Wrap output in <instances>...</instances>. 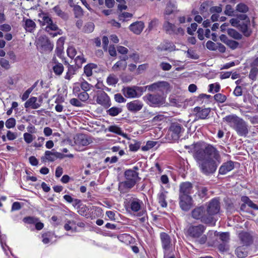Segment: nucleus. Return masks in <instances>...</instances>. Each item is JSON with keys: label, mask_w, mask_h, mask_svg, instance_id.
Listing matches in <instances>:
<instances>
[{"label": "nucleus", "mask_w": 258, "mask_h": 258, "mask_svg": "<svg viewBox=\"0 0 258 258\" xmlns=\"http://www.w3.org/2000/svg\"><path fill=\"white\" fill-rule=\"evenodd\" d=\"M193 157L201 172L206 176L214 174L221 162L219 152L210 144H195Z\"/></svg>", "instance_id": "nucleus-1"}, {"label": "nucleus", "mask_w": 258, "mask_h": 258, "mask_svg": "<svg viewBox=\"0 0 258 258\" xmlns=\"http://www.w3.org/2000/svg\"><path fill=\"white\" fill-rule=\"evenodd\" d=\"M192 184L189 182L181 183L179 186V206L183 211L189 210L192 203V199L190 194L193 192Z\"/></svg>", "instance_id": "nucleus-2"}, {"label": "nucleus", "mask_w": 258, "mask_h": 258, "mask_svg": "<svg viewBox=\"0 0 258 258\" xmlns=\"http://www.w3.org/2000/svg\"><path fill=\"white\" fill-rule=\"evenodd\" d=\"M223 120L233 128L239 136L246 137L248 134V129L246 123L236 115L226 116L223 118Z\"/></svg>", "instance_id": "nucleus-3"}, {"label": "nucleus", "mask_w": 258, "mask_h": 258, "mask_svg": "<svg viewBox=\"0 0 258 258\" xmlns=\"http://www.w3.org/2000/svg\"><path fill=\"white\" fill-rule=\"evenodd\" d=\"M206 228V227L202 224L190 225L187 228L186 235L194 239L198 244L203 245L207 241V236L204 234Z\"/></svg>", "instance_id": "nucleus-4"}, {"label": "nucleus", "mask_w": 258, "mask_h": 258, "mask_svg": "<svg viewBox=\"0 0 258 258\" xmlns=\"http://www.w3.org/2000/svg\"><path fill=\"white\" fill-rule=\"evenodd\" d=\"M124 175L126 180L119 183V189H121V186H124L127 188L130 189L141 179V178L139 176V173L137 172H135L134 170H131V169L126 170L124 172Z\"/></svg>", "instance_id": "nucleus-5"}, {"label": "nucleus", "mask_w": 258, "mask_h": 258, "mask_svg": "<svg viewBox=\"0 0 258 258\" xmlns=\"http://www.w3.org/2000/svg\"><path fill=\"white\" fill-rule=\"evenodd\" d=\"M191 217L197 220H200L205 224H212L213 219L210 216H208L204 207L201 206L194 209L191 212Z\"/></svg>", "instance_id": "nucleus-6"}, {"label": "nucleus", "mask_w": 258, "mask_h": 258, "mask_svg": "<svg viewBox=\"0 0 258 258\" xmlns=\"http://www.w3.org/2000/svg\"><path fill=\"white\" fill-rule=\"evenodd\" d=\"M122 93L127 98H139L146 91V88L133 86L126 87L122 89Z\"/></svg>", "instance_id": "nucleus-7"}, {"label": "nucleus", "mask_w": 258, "mask_h": 258, "mask_svg": "<svg viewBox=\"0 0 258 258\" xmlns=\"http://www.w3.org/2000/svg\"><path fill=\"white\" fill-rule=\"evenodd\" d=\"M143 99L151 106H159L164 103V97L159 94H148Z\"/></svg>", "instance_id": "nucleus-8"}, {"label": "nucleus", "mask_w": 258, "mask_h": 258, "mask_svg": "<svg viewBox=\"0 0 258 258\" xmlns=\"http://www.w3.org/2000/svg\"><path fill=\"white\" fill-rule=\"evenodd\" d=\"M37 44L40 47L41 53H49L53 48V44L50 42L49 38L45 35H41L38 38Z\"/></svg>", "instance_id": "nucleus-9"}, {"label": "nucleus", "mask_w": 258, "mask_h": 258, "mask_svg": "<svg viewBox=\"0 0 258 258\" xmlns=\"http://www.w3.org/2000/svg\"><path fill=\"white\" fill-rule=\"evenodd\" d=\"M220 208V202L217 199H213L209 204L206 212L213 219V222L215 221L213 216L219 212Z\"/></svg>", "instance_id": "nucleus-10"}, {"label": "nucleus", "mask_w": 258, "mask_h": 258, "mask_svg": "<svg viewBox=\"0 0 258 258\" xmlns=\"http://www.w3.org/2000/svg\"><path fill=\"white\" fill-rule=\"evenodd\" d=\"M94 98H96V101L98 104H101L106 108H108L111 105L109 96L103 91H97Z\"/></svg>", "instance_id": "nucleus-11"}, {"label": "nucleus", "mask_w": 258, "mask_h": 258, "mask_svg": "<svg viewBox=\"0 0 258 258\" xmlns=\"http://www.w3.org/2000/svg\"><path fill=\"white\" fill-rule=\"evenodd\" d=\"M169 130L171 132L173 140L177 141L184 131V128L179 123L173 122L171 124Z\"/></svg>", "instance_id": "nucleus-12"}, {"label": "nucleus", "mask_w": 258, "mask_h": 258, "mask_svg": "<svg viewBox=\"0 0 258 258\" xmlns=\"http://www.w3.org/2000/svg\"><path fill=\"white\" fill-rule=\"evenodd\" d=\"M169 84L165 81H159L154 83L150 85L144 86L146 88V91L148 89L149 91H154L158 90L161 92H164L168 89Z\"/></svg>", "instance_id": "nucleus-13"}, {"label": "nucleus", "mask_w": 258, "mask_h": 258, "mask_svg": "<svg viewBox=\"0 0 258 258\" xmlns=\"http://www.w3.org/2000/svg\"><path fill=\"white\" fill-rule=\"evenodd\" d=\"M162 247L165 251L170 250L172 247V240L170 236L165 232H161L160 234Z\"/></svg>", "instance_id": "nucleus-14"}, {"label": "nucleus", "mask_w": 258, "mask_h": 258, "mask_svg": "<svg viewBox=\"0 0 258 258\" xmlns=\"http://www.w3.org/2000/svg\"><path fill=\"white\" fill-rule=\"evenodd\" d=\"M250 71L248 75L249 78L255 81L258 75V56H255L250 63Z\"/></svg>", "instance_id": "nucleus-15"}, {"label": "nucleus", "mask_w": 258, "mask_h": 258, "mask_svg": "<svg viewBox=\"0 0 258 258\" xmlns=\"http://www.w3.org/2000/svg\"><path fill=\"white\" fill-rule=\"evenodd\" d=\"M143 104L138 100L132 101L126 104L127 109L132 112H137L142 109Z\"/></svg>", "instance_id": "nucleus-16"}, {"label": "nucleus", "mask_w": 258, "mask_h": 258, "mask_svg": "<svg viewBox=\"0 0 258 258\" xmlns=\"http://www.w3.org/2000/svg\"><path fill=\"white\" fill-rule=\"evenodd\" d=\"M250 20L248 21L247 20L246 21L240 22L238 28L245 37H248L252 33L250 28Z\"/></svg>", "instance_id": "nucleus-17"}, {"label": "nucleus", "mask_w": 258, "mask_h": 258, "mask_svg": "<svg viewBox=\"0 0 258 258\" xmlns=\"http://www.w3.org/2000/svg\"><path fill=\"white\" fill-rule=\"evenodd\" d=\"M239 238L244 246H249L253 241L252 236L248 232H243L240 233Z\"/></svg>", "instance_id": "nucleus-18"}, {"label": "nucleus", "mask_w": 258, "mask_h": 258, "mask_svg": "<svg viewBox=\"0 0 258 258\" xmlns=\"http://www.w3.org/2000/svg\"><path fill=\"white\" fill-rule=\"evenodd\" d=\"M144 27V23L142 21H137L132 23L129 29L134 33L139 35L142 32Z\"/></svg>", "instance_id": "nucleus-19"}, {"label": "nucleus", "mask_w": 258, "mask_h": 258, "mask_svg": "<svg viewBox=\"0 0 258 258\" xmlns=\"http://www.w3.org/2000/svg\"><path fill=\"white\" fill-rule=\"evenodd\" d=\"M234 163L232 161L223 163L219 168V173L223 175L231 171L234 167Z\"/></svg>", "instance_id": "nucleus-20"}, {"label": "nucleus", "mask_w": 258, "mask_h": 258, "mask_svg": "<svg viewBox=\"0 0 258 258\" xmlns=\"http://www.w3.org/2000/svg\"><path fill=\"white\" fill-rule=\"evenodd\" d=\"M165 19L166 20L163 25V30L168 34L173 35L174 32H175L176 26L170 23L168 19L166 16L165 17Z\"/></svg>", "instance_id": "nucleus-21"}, {"label": "nucleus", "mask_w": 258, "mask_h": 258, "mask_svg": "<svg viewBox=\"0 0 258 258\" xmlns=\"http://www.w3.org/2000/svg\"><path fill=\"white\" fill-rule=\"evenodd\" d=\"M64 64L67 66L68 71L64 78L67 80H70L73 77V75L75 74L76 70L78 69L76 66L70 64L68 61H64Z\"/></svg>", "instance_id": "nucleus-22"}, {"label": "nucleus", "mask_w": 258, "mask_h": 258, "mask_svg": "<svg viewBox=\"0 0 258 258\" xmlns=\"http://www.w3.org/2000/svg\"><path fill=\"white\" fill-rule=\"evenodd\" d=\"M128 59L127 55L123 56L122 58L114 64V71H124L127 66L126 60Z\"/></svg>", "instance_id": "nucleus-23"}, {"label": "nucleus", "mask_w": 258, "mask_h": 258, "mask_svg": "<svg viewBox=\"0 0 258 258\" xmlns=\"http://www.w3.org/2000/svg\"><path fill=\"white\" fill-rule=\"evenodd\" d=\"M37 98L36 97H31L24 104V107L26 108L31 107L32 109H37L40 107L41 104L37 102Z\"/></svg>", "instance_id": "nucleus-24"}, {"label": "nucleus", "mask_w": 258, "mask_h": 258, "mask_svg": "<svg viewBox=\"0 0 258 258\" xmlns=\"http://www.w3.org/2000/svg\"><path fill=\"white\" fill-rule=\"evenodd\" d=\"M130 208L134 212H138L141 209L142 202L137 198H132L128 201Z\"/></svg>", "instance_id": "nucleus-25"}, {"label": "nucleus", "mask_w": 258, "mask_h": 258, "mask_svg": "<svg viewBox=\"0 0 258 258\" xmlns=\"http://www.w3.org/2000/svg\"><path fill=\"white\" fill-rule=\"evenodd\" d=\"M235 254L239 258H244L248 255L247 248L244 245L238 246L235 250Z\"/></svg>", "instance_id": "nucleus-26"}, {"label": "nucleus", "mask_w": 258, "mask_h": 258, "mask_svg": "<svg viewBox=\"0 0 258 258\" xmlns=\"http://www.w3.org/2000/svg\"><path fill=\"white\" fill-rule=\"evenodd\" d=\"M23 21L25 22L24 27L27 31L31 32L34 30L36 25L32 20L24 18Z\"/></svg>", "instance_id": "nucleus-27"}, {"label": "nucleus", "mask_w": 258, "mask_h": 258, "mask_svg": "<svg viewBox=\"0 0 258 258\" xmlns=\"http://www.w3.org/2000/svg\"><path fill=\"white\" fill-rule=\"evenodd\" d=\"M54 150L50 151H46L44 153V156L41 158L42 162H45L47 160L50 162H53L55 160V156L54 153L52 152Z\"/></svg>", "instance_id": "nucleus-28"}, {"label": "nucleus", "mask_w": 258, "mask_h": 258, "mask_svg": "<svg viewBox=\"0 0 258 258\" xmlns=\"http://www.w3.org/2000/svg\"><path fill=\"white\" fill-rule=\"evenodd\" d=\"M167 192L162 190L158 195V201L161 206L163 208H165L167 206V203L166 201V195Z\"/></svg>", "instance_id": "nucleus-29"}, {"label": "nucleus", "mask_w": 258, "mask_h": 258, "mask_svg": "<svg viewBox=\"0 0 258 258\" xmlns=\"http://www.w3.org/2000/svg\"><path fill=\"white\" fill-rule=\"evenodd\" d=\"M97 67V64L93 63H89L84 68V73L87 77H90L92 75V70Z\"/></svg>", "instance_id": "nucleus-30"}, {"label": "nucleus", "mask_w": 258, "mask_h": 258, "mask_svg": "<svg viewBox=\"0 0 258 258\" xmlns=\"http://www.w3.org/2000/svg\"><path fill=\"white\" fill-rule=\"evenodd\" d=\"M196 187L198 190L197 194L200 199H203L207 195L208 189L207 187L199 185Z\"/></svg>", "instance_id": "nucleus-31"}, {"label": "nucleus", "mask_w": 258, "mask_h": 258, "mask_svg": "<svg viewBox=\"0 0 258 258\" xmlns=\"http://www.w3.org/2000/svg\"><path fill=\"white\" fill-rule=\"evenodd\" d=\"M54 73L57 76H60L64 70V67L60 62H56L52 67Z\"/></svg>", "instance_id": "nucleus-32"}, {"label": "nucleus", "mask_w": 258, "mask_h": 258, "mask_svg": "<svg viewBox=\"0 0 258 258\" xmlns=\"http://www.w3.org/2000/svg\"><path fill=\"white\" fill-rule=\"evenodd\" d=\"M211 109L210 108H204L201 110L199 113H196V116L198 119H204L209 115Z\"/></svg>", "instance_id": "nucleus-33"}, {"label": "nucleus", "mask_w": 258, "mask_h": 258, "mask_svg": "<svg viewBox=\"0 0 258 258\" xmlns=\"http://www.w3.org/2000/svg\"><path fill=\"white\" fill-rule=\"evenodd\" d=\"M228 34L235 39L240 40L242 38V36L236 30L233 29H228L227 30Z\"/></svg>", "instance_id": "nucleus-34"}, {"label": "nucleus", "mask_w": 258, "mask_h": 258, "mask_svg": "<svg viewBox=\"0 0 258 258\" xmlns=\"http://www.w3.org/2000/svg\"><path fill=\"white\" fill-rule=\"evenodd\" d=\"M75 66L77 68H80L83 63L86 62V59L84 57V55L81 54V55H78L75 58Z\"/></svg>", "instance_id": "nucleus-35"}, {"label": "nucleus", "mask_w": 258, "mask_h": 258, "mask_svg": "<svg viewBox=\"0 0 258 258\" xmlns=\"http://www.w3.org/2000/svg\"><path fill=\"white\" fill-rule=\"evenodd\" d=\"M210 7V2L208 1H204L202 3L200 7V13L203 15L205 12H207Z\"/></svg>", "instance_id": "nucleus-36"}, {"label": "nucleus", "mask_w": 258, "mask_h": 258, "mask_svg": "<svg viewBox=\"0 0 258 258\" xmlns=\"http://www.w3.org/2000/svg\"><path fill=\"white\" fill-rule=\"evenodd\" d=\"M175 6L174 4L171 2H169L166 6V8L165 10V14L169 15L172 14L173 11L175 10Z\"/></svg>", "instance_id": "nucleus-37"}, {"label": "nucleus", "mask_w": 258, "mask_h": 258, "mask_svg": "<svg viewBox=\"0 0 258 258\" xmlns=\"http://www.w3.org/2000/svg\"><path fill=\"white\" fill-rule=\"evenodd\" d=\"M53 11L55 12L56 15L60 18L65 19L67 18V14L63 12L58 6H56L53 8Z\"/></svg>", "instance_id": "nucleus-38"}, {"label": "nucleus", "mask_w": 258, "mask_h": 258, "mask_svg": "<svg viewBox=\"0 0 258 258\" xmlns=\"http://www.w3.org/2000/svg\"><path fill=\"white\" fill-rule=\"evenodd\" d=\"M236 10L237 11L245 13L248 11V7L243 3H240L236 6Z\"/></svg>", "instance_id": "nucleus-39"}, {"label": "nucleus", "mask_w": 258, "mask_h": 258, "mask_svg": "<svg viewBox=\"0 0 258 258\" xmlns=\"http://www.w3.org/2000/svg\"><path fill=\"white\" fill-rule=\"evenodd\" d=\"M94 24L92 22H89L85 24L84 27L83 31L85 33H90L93 31L94 29Z\"/></svg>", "instance_id": "nucleus-40"}, {"label": "nucleus", "mask_w": 258, "mask_h": 258, "mask_svg": "<svg viewBox=\"0 0 258 258\" xmlns=\"http://www.w3.org/2000/svg\"><path fill=\"white\" fill-rule=\"evenodd\" d=\"M75 16L76 18H79L83 16V12L82 8L79 5H75L74 8Z\"/></svg>", "instance_id": "nucleus-41"}, {"label": "nucleus", "mask_w": 258, "mask_h": 258, "mask_svg": "<svg viewBox=\"0 0 258 258\" xmlns=\"http://www.w3.org/2000/svg\"><path fill=\"white\" fill-rule=\"evenodd\" d=\"M141 143L137 141H133V143H131L129 145V148L132 151H137L140 147Z\"/></svg>", "instance_id": "nucleus-42"}, {"label": "nucleus", "mask_w": 258, "mask_h": 258, "mask_svg": "<svg viewBox=\"0 0 258 258\" xmlns=\"http://www.w3.org/2000/svg\"><path fill=\"white\" fill-rule=\"evenodd\" d=\"M80 87L83 91L87 92L91 89L92 86L89 84L86 81L83 80V81L80 83Z\"/></svg>", "instance_id": "nucleus-43"}, {"label": "nucleus", "mask_w": 258, "mask_h": 258, "mask_svg": "<svg viewBox=\"0 0 258 258\" xmlns=\"http://www.w3.org/2000/svg\"><path fill=\"white\" fill-rule=\"evenodd\" d=\"M235 11L232 8V6L230 5H227L225 7L224 11V14L228 16H234Z\"/></svg>", "instance_id": "nucleus-44"}, {"label": "nucleus", "mask_w": 258, "mask_h": 258, "mask_svg": "<svg viewBox=\"0 0 258 258\" xmlns=\"http://www.w3.org/2000/svg\"><path fill=\"white\" fill-rule=\"evenodd\" d=\"M215 100L219 103H223L226 100V96L221 93H217L214 96Z\"/></svg>", "instance_id": "nucleus-45"}, {"label": "nucleus", "mask_w": 258, "mask_h": 258, "mask_svg": "<svg viewBox=\"0 0 258 258\" xmlns=\"http://www.w3.org/2000/svg\"><path fill=\"white\" fill-rule=\"evenodd\" d=\"M0 65L3 68L6 70H8L11 68V64L10 62L4 58L0 59Z\"/></svg>", "instance_id": "nucleus-46"}, {"label": "nucleus", "mask_w": 258, "mask_h": 258, "mask_svg": "<svg viewBox=\"0 0 258 258\" xmlns=\"http://www.w3.org/2000/svg\"><path fill=\"white\" fill-rule=\"evenodd\" d=\"M157 144L156 142L149 141L147 142L146 145L142 147V150L144 151H148L154 147Z\"/></svg>", "instance_id": "nucleus-47"}, {"label": "nucleus", "mask_w": 258, "mask_h": 258, "mask_svg": "<svg viewBox=\"0 0 258 258\" xmlns=\"http://www.w3.org/2000/svg\"><path fill=\"white\" fill-rule=\"evenodd\" d=\"M16 125V119L11 117L8 119L6 121V126L7 128H11L14 127Z\"/></svg>", "instance_id": "nucleus-48"}, {"label": "nucleus", "mask_w": 258, "mask_h": 258, "mask_svg": "<svg viewBox=\"0 0 258 258\" xmlns=\"http://www.w3.org/2000/svg\"><path fill=\"white\" fill-rule=\"evenodd\" d=\"M38 221V218H35L33 217H30V216L24 217L23 219V221L24 223H27V224H35Z\"/></svg>", "instance_id": "nucleus-49"}, {"label": "nucleus", "mask_w": 258, "mask_h": 258, "mask_svg": "<svg viewBox=\"0 0 258 258\" xmlns=\"http://www.w3.org/2000/svg\"><path fill=\"white\" fill-rule=\"evenodd\" d=\"M77 96L79 99V100L83 102H85L89 98V95L87 92L85 91L80 92L79 94H77Z\"/></svg>", "instance_id": "nucleus-50"}, {"label": "nucleus", "mask_w": 258, "mask_h": 258, "mask_svg": "<svg viewBox=\"0 0 258 258\" xmlns=\"http://www.w3.org/2000/svg\"><path fill=\"white\" fill-rule=\"evenodd\" d=\"M58 29H59L57 25L55 23H53V21L52 20V23L47 25V26L45 27V30L46 32H49L50 30L56 31Z\"/></svg>", "instance_id": "nucleus-51"}, {"label": "nucleus", "mask_w": 258, "mask_h": 258, "mask_svg": "<svg viewBox=\"0 0 258 258\" xmlns=\"http://www.w3.org/2000/svg\"><path fill=\"white\" fill-rule=\"evenodd\" d=\"M158 19L156 18L153 19L151 22L149 23V25L147 28L149 31H151L154 28L157 26L158 24Z\"/></svg>", "instance_id": "nucleus-52"}, {"label": "nucleus", "mask_w": 258, "mask_h": 258, "mask_svg": "<svg viewBox=\"0 0 258 258\" xmlns=\"http://www.w3.org/2000/svg\"><path fill=\"white\" fill-rule=\"evenodd\" d=\"M117 3H118L117 7L118 9L122 11V10H125L127 9V6L126 5V0H116Z\"/></svg>", "instance_id": "nucleus-53"}, {"label": "nucleus", "mask_w": 258, "mask_h": 258, "mask_svg": "<svg viewBox=\"0 0 258 258\" xmlns=\"http://www.w3.org/2000/svg\"><path fill=\"white\" fill-rule=\"evenodd\" d=\"M220 86L219 84H211L209 85V92H213L214 91L215 92L217 93L220 91Z\"/></svg>", "instance_id": "nucleus-54"}, {"label": "nucleus", "mask_w": 258, "mask_h": 258, "mask_svg": "<svg viewBox=\"0 0 258 258\" xmlns=\"http://www.w3.org/2000/svg\"><path fill=\"white\" fill-rule=\"evenodd\" d=\"M198 25L196 23L191 24L190 27H188L187 29V32L190 35H193L194 32L197 30Z\"/></svg>", "instance_id": "nucleus-55"}, {"label": "nucleus", "mask_w": 258, "mask_h": 258, "mask_svg": "<svg viewBox=\"0 0 258 258\" xmlns=\"http://www.w3.org/2000/svg\"><path fill=\"white\" fill-rule=\"evenodd\" d=\"M207 48L211 50H217V44L214 42L209 40L206 43Z\"/></svg>", "instance_id": "nucleus-56"}, {"label": "nucleus", "mask_w": 258, "mask_h": 258, "mask_svg": "<svg viewBox=\"0 0 258 258\" xmlns=\"http://www.w3.org/2000/svg\"><path fill=\"white\" fill-rule=\"evenodd\" d=\"M68 55L71 58H74L77 54L76 49L73 47H70L67 49Z\"/></svg>", "instance_id": "nucleus-57"}, {"label": "nucleus", "mask_w": 258, "mask_h": 258, "mask_svg": "<svg viewBox=\"0 0 258 258\" xmlns=\"http://www.w3.org/2000/svg\"><path fill=\"white\" fill-rule=\"evenodd\" d=\"M23 137L24 141L27 144L31 143L33 140V136L28 133H24Z\"/></svg>", "instance_id": "nucleus-58"}, {"label": "nucleus", "mask_w": 258, "mask_h": 258, "mask_svg": "<svg viewBox=\"0 0 258 258\" xmlns=\"http://www.w3.org/2000/svg\"><path fill=\"white\" fill-rule=\"evenodd\" d=\"M219 237L223 242H228L229 240V234L228 232L221 233L219 234Z\"/></svg>", "instance_id": "nucleus-59"}, {"label": "nucleus", "mask_w": 258, "mask_h": 258, "mask_svg": "<svg viewBox=\"0 0 258 258\" xmlns=\"http://www.w3.org/2000/svg\"><path fill=\"white\" fill-rule=\"evenodd\" d=\"M228 45L230 48L232 49H235L239 46V43L236 41L229 40L226 44Z\"/></svg>", "instance_id": "nucleus-60"}, {"label": "nucleus", "mask_w": 258, "mask_h": 258, "mask_svg": "<svg viewBox=\"0 0 258 258\" xmlns=\"http://www.w3.org/2000/svg\"><path fill=\"white\" fill-rule=\"evenodd\" d=\"M79 139L80 140V143L83 146H87L90 143V141L85 135H81L79 137Z\"/></svg>", "instance_id": "nucleus-61"}, {"label": "nucleus", "mask_w": 258, "mask_h": 258, "mask_svg": "<svg viewBox=\"0 0 258 258\" xmlns=\"http://www.w3.org/2000/svg\"><path fill=\"white\" fill-rule=\"evenodd\" d=\"M71 105L76 107H81L83 104L77 98H72L70 100Z\"/></svg>", "instance_id": "nucleus-62"}, {"label": "nucleus", "mask_w": 258, "mask_h": 258, "mask_svg": "<svg viewBox=\"0 0 258 258\" xmlns=\"http://www.w3.org/2000/svg\"><path fill=\"white\" fill-rule=\"evenodd\" d=\"M76 223L74 221L69 220L64 225V228L66 231H70L73 229L72 225H75Z\"/></svg>", "instance_id": "nucleus-63"}, {"label": "nucleus", "mask_w": 258, "mask_h": 258, "mask_svg": "<svg viewBox=\"0 0 258 258\" xmlns=\"http://www.w3.org/2000/svg\"><path fill=\"white\" fill-rule=\"evenodd\" d=\"M133 15L128 12H123L119 15V18L120 21H124L126 18H132Z\"/></svg>", "instance_id": "nucleus-64"}]
</instances>
